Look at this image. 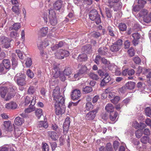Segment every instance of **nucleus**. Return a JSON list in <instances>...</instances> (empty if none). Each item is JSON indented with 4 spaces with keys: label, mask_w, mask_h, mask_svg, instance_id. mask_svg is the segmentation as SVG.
Listing matches in <instances>:
<instances>
[{
    "label": "nucleus",
    "mask_w": 151,
    "mask_h": 151,
    "mask_svg": "<svg viewBox=\"0 0 151 151\" xmlns=\"http://www.w3.org/2000/svg\"><path fill=\"white\" fill-rule=\"evenodd\" d=\"M105 93L102 94L103 96H105L106 94H108V97L109 99H111L114 97V93L113 92L109 91V89H106L105 91Z\"/></svg>",
    "instance_id": "29"
},
{
    "label": "nucleus",
    "mask_w": 151,
    "mask_h": 151,
    "mask_svg": "<svg viewBox=\"0 0 151 151\" xmlns=\"http://www.w3.org/2000/svg\"><path fill=\"white\" fill-rule=\"evenodd\" d=\"M135 2H137L138 5L142 8L146 3V1L144 0H135Z\"/></svg>",
    "instance_id": "41"
},
{
    "label": "nucleus",
    "mask_w": 151,
    "mask_h": 151,
    "mask_svg": "<svg viewBox=\"0 0 151 151\" xmlns=\"http://www.w3.org/2000/svg\"><path fill=\"white\" fill-rule=\"evenodd\" d=\"M4 129L7 131H11L13 129L12 124L9 121H5L3 124Z\"/></svg>",
    "instance_id": "17"
},
{
    "label": "nucleus",
    "mask_w": 151,
    "mask_h": 151,
    "mask_svg": "<svg viewBox=\"0 0 151 151\" xmlns=\"http://www.w3.org/2000/svg\"><path fill=\"white\" fill-rule=\"evenodd\" d=\"M2 64L4 66L5 69H9L10 67V63L9 60H3Z\"/></svg>",
    "instance_id": "30"
},
{
    "label": "nucleus",
    "mask_w": 151,
    "mask_h": 151,
    "mask_svg": "<svg viewBox=\"0 0 151 151\" xmlns=\"http://www.w3.org/2000/svg\"><path fill=\"white\" fill-rule=\"evenodd\" d=\"M32 60L31 59L29 58H27L25 62V64L27 67H29L32 64Z\"/></svg>",
    "instance_id": "45"
},
{
    "label": "nucleus",
    "mask_w": 151,
    "mask_h": 151,
    "mask_svg": "<svg viewBox=\"0 0 151 151\" xmlns=\"http://www.w3.org/2000/svg\"><path fill=\"white\" fill-rule=\"evenodd\" d=\"M99 108L90 111L87 114L86 116V118L87 120H92L96 116V114L99 110Z\"/></svg>",
    "instance_id": "9"
},
{
    "label": "nucleus",
    "mask_w": 151,
    "mask_h": 151,
    "mask_svg": "<svg viewBox=\"0 0 151 151\" xmlns=\"http://www.w3.org/2000/svg\"><path fill=\"white\" fill-rule=\"evenodd\" d=\"M105 109L106 111L110 113L113 112L114 107L111 104H109L105 106Z\"/></svg>",
    "instance_id": "26"
},
{
    "label": "nucleus",
    "mask_w": 151,
    "mask_h": 151,
    "mask_svg": "<svg viewBox=\"0 0 151 151\" xmlns=\"http://www.w3.org/2000/svg\"><path fill=\"white\" fill-rule=\"evenodd\" d=\"M123 44L122 40H119L113 43L110 47V50L112 52L118 51L122 47Z\"/></svg>",
    "instance_id": "6"
},
{
    "label": "nucleus",
    "mask_w": 151,
    "mask_h": 151,
    "mask_svg": "<svg viewBox=\"0 0 151 151\" xmlns=\"http://www.w3.org/2000/svg\"><path fill=\"white\" fill-rule=\"evenodd\" d=\"M42 149L43 151H48L49 148L48 145L46 143L43 144L42 146Z\"/></svg>",
    "instance_id": "61"
},
{
    "label": "nucleus",
    "mask_w": 151,
    "mask_h": 151,
    "mask_svg": "<svg viewBox=\"0 0 151 151\" xmlns=\"http://www.w3.org/2000/svg\"><path fill=\"white\" fill-rule=\"evenodd\" d=\"M70 119L69 117H67L65 119V122L63 123V132L64 134H66L68 131L70 123Z\"/></svg>",
    "instance_id": "14"
},
{
    "label": "nucleus",
    "mask_w": 151,
    "mask_h": 151,
    "mask_svg": "<svg viewBox=\"0 0 151 151\" xmlns=\"http://www.w3.org/2000/svg\"><path fill=\"white\" fill-rule=\"evenodd\" d=\"M119 27L120 30L124 31L126 30L127 27L125 24L121 23L119 24Z\"/></svg>",
    "instance_id": "40"
},
{
    "label": "nucleus",
    "mask_w": 151,
    "mask_h": 151,
    "mask_svg": "<svg viewBox=\"0 0 151 151\" xmlns=\"http://www.w3.org/2000/svg\"><path fill=\"white\" fill-rule=\"evenodd\" d=\"M21 27V24L20 23H14L12 27H10L9 28L10 31L14 29L15 31L18 30Z\"/></svg>",
    "instance_id": "23"
},
{
    "label": "nucleus",
    "mask_w": 151,
    "mask_h": 151,
    "mask_svg": "<svg viewBox=\"0 0 151 151\" xmlns=\"http://www.w3.org/2000/svg\"><path fill=\"white\" fill-rule=\"evenodd\" d=\"M35 90L34 87L33 86H30L28 90V93L29 94H33L35 92Z\"/></svg>",
    "instance_id": "50"
},
{
    "label": "nucleus",
    "mask_w": 151,
    "mask_h": 151,
    "mask_svg": "<svg viewBox=\"0 0 151 151\" xmlns=\"http://www.w3.org/2000/svg\"><path fill=\"white\" fill-rule=\"evenodd\" d=\"M125 86L128 89L131 90L134 88L135 83L133 82H128L126 83Z\"/></svg>",
    "instance_id": "24"
},
{
    "label": "nucleus",
    "mask_w": 151,
    "mask_h": 151,
    "mask_svg": "<svg viewBox=\"0 0 151 151\" xmlns=\"http://www.w3.org/2000/svg\"><path fill=\"white\" fill-rule=\"evenodd\" d=\"M82 50L85 53H88L91 50V47L90 45H86L82 47Z\"/></svg>",
    "instance_id": "22"
},
{
    "label": "nucleus",
    "mask_w": 151,
    "mask_h": 151,
    "mask_svg": "<svg viewBox=\"0 0 151 151\" xmlns=\"http://www.w3.org/2000/svg\"><path fill=\"white\" fill-rule=\"evenodd\" d=\"M133 60L136 64H139L141 61L140 59L138 57H136L133 58Z\"/></svg>",
    "instance_id": "58"
},
{
    "label": "nucleus",
    "mask_w": 151,
    "mask_h": 151,
    "mask_svg": "<svg viewBox=\"0 0 151 151\" xmlns=\"http://www.w3.org/2000/svg\"><path fill=\"white\" fill-rule=\"evenodd\" d=\"M145 113L147 116L151 117V109L149 107L146 108L145 110Z\"/></svg>",
    "instance_id": "55"
},
{
    "label": "nucleus",
    "mask_w": 151,
    "mask_h": 151,
    "mask_svg": "<svg viewBox=\"0 0 151 151\" xmlns=\"http://www.w3.org/2000/svg\"><path fill=\"white\" fill-rule=\"evenodd\" d=\"M12 65L14 66H16L17 65V62L16 56L15 54H12Z\"/></svg>",
    "instance_id": "32"
},
{
    "label": "nucleus",
    "mask_w": 151,
    "mask_h": 151,
    "mask_svg": "<svg viewBox=\"0 0 151 151\" xmlns=\"http://www.w3.org/2000/svg\"><path fill=\"white\" fill-rule=\"evenodd\" d=\"M26 78L25 75L24 74L19 73H17L15 76L14 80L18 85L23 86L26 83Z\"/></svg>",
    "instance_id": "2"
},
{
    "label": "nucleus",
    "mask_w": 151,
    "mask_h": 151,
    "mask_svg": "<svg viewBox=\"0 0 151 151\" xmlns=\"http://www.w3.org/2000/svg\"><path fill=\"white\" fill-rule=\"evenodd\" d=\"M58 103L57 102L56 104H55V113L57 115L62 114L64 112V110L61 108L63 106H59Z\"/></svg>",
    "instance_id": "16"
},
{
    "label": "nucleus",
    "mask_w": 151,
    "mask_h": 151,
    "mask_svg": "<svg viewBox=\"0 0 151 151\" xmlns=\"http://www.w3.org/2000/svg\"><path fill=\"white\" fill-rule=\"evenodd\" d=\"M108 49L106 47H101L98 50L99 53L102 55H105L106 54Z\"/></svg>",
    "instance_id": "25"
},
{
    "label": "nucleus",
    "mask_w": 151,
    "mask_h": 151,
    "mask_svg": "<svg viewBox=\"0 0 151 151\" xmlns=\"http://www.w3.org/2000/svg\"><path fill=\"white\" fill-rule=\"evenodd\" d=\"M109 34L112 37L114 36V33L113 30L112 28L110 27H109L107 29Z\"/></svg>",
    "instance_id": "54"
},
{
    "label": "nucleus",
    "mask_w": 151,
    "mask_h": 151,
    "mask_svg": "<svg viewBox=\"0 0 151 151\" xmlns=\"http://www.w3.org/2000/svg\"><path fill=\"white\" fill-rule=\"evenodd\" d=\"M89 17L92 21H94L97 24H99L101 22L100 16L96 9L92 10L89 14Z\"/></svg>",
    "instance_id": "3"
},
{
    "label": "nucleus",
    "mask_w": 151,
    "mask_h": 151,
    "mask_svg": "<svg viewBox=\"0 0 151 151\" xmlns=\"http://www.w3.org/2000/svg\"><path fill=\"white\" fill-rule=\"evenodd\" d=\"M27 75L29 78H32L34 76V74L30 69H28L27 71Z\"/></svg>",
    "instance_id": "51"
},
{
    "label": "nucleus",
    "mask_w": 151,
    "mask_h": 151,
    "mask_svg": "<svg viewBox=\"0 0 151 151\" xmlns=\"http://www.w3.org/2000/svg\"><path fill=\"white\" fill-rule=\"evenodd\" d=\"M0 40L4 47L8 48L10 46V41L8 38L4 36L0 37Z\"/></svg>",
    "instance_id": "11"
},
{
    "label": "nucleus",
    "mask_w": 151,
    "mask_h": 151,
    "mask_svg": "<svg viewBox=\"0 0 151 151\" xmlns=\"http://www.w3.org/2000/svg\"><path fill=\"white\" fill-rule=\"evenodd\" d=\"M55 57L58 59H62L65 57H67L69 55V53L68 51L65 50H58L55 53Z\"/></svg>",
    "instance_id": "7"
},
{
    "label": "nucleus",
    "mask_w": 151,
    "mask_h": 151,
    "mask_svg": "<svg viewBox=\"0 0 151 151\" xmlns=\"http://www.w3.org/2000/svg\"><path fill=\"white\" fill-rule=\"evenodd\" d=\"M16 52L19 58L21 59H23L24 58V56L22 52L19 50H17Z\"/></svg>",
    "instance_id": "59"
},
{
    "label": "nucleus",
    "mask_w": 151,
    "mask_h": 151,
    "mask_svg": "<svg viewBox=\"0 0 151 151\" xmlns=\"http://www.w3.org/2000/svg\"><path fill=\"white\" fill-rule=\"evenodd\" d=\"M148 137L147 136H144L141 139V141L143 143L146 144L148 142Z\"/></svg>",
    "instance_id": "56"
},
{
    "label": "nucleus",
    "mask_w": 151,
    "mask_h": 151,
    "mask_svg": "<svg viewBox=\"0 0 151 151\" xmlns=\"http://www.w3.org/2000/svg\"><path fill=\"white\" fill-rule=\"evenodd\" d=\"M63 2L61 0H58L53 4L54 8L57 10H59L61 8Z\"/></svg>",
    "instance_id": "20"
},
{
    "label": "nucleus",
    "mask_w": 151,
    "mask_h": 151,
    "mask_svg": "<svg viewBox=\"0 0 151 151\" xmlns=\"http://www.w3.org/2000/svg\"><path fill=\"white\" fill-rule=\"evenodd\" d=\"M49 136L53 140L55 141L58 138V136L57 133L54 132L50 131L48 132Z\"/></svg>",
    "instance_id": "21"
},
{
    "label": "nucleus",
    "mask_w": 151,
    "mask_h": 151,
    "mask_svg": "<svg viewBox=\"0 0 151 151\" xmlns=\"http://www.w3.org/2000/svg\"><path fill=\"white\" fill-rule=\"evenodd\" d=\"M89 76L93 80H96L99 79V77L97 75L92 73H90Z\"/></svg>",
    "instance_id": "48"
},
{
    "label": "nucleus",
    "mask_w": 151,
    "mask_h": 151,
    "mask_svg": "<svg viewBox=\"0 0 151 151\" xmlns=\"http://www.w3.org/2000/svg\"><path fill=\"white\" fill-rule=\"evenodd\" d=\"M13 11L17 14L18 15L20 13L19 10L18 6H13L12 8Z\"/></svg>",
    "instance_id": "49"
},
{
    "label": "nucleus",
    "mask_w": 151,
    "mask_h": 151,
    "mask_svg": "<svg viewBox=\"0 0 151 151\" xmlns=\"http://www.w3.org/2000/svg\"><path fill=\"white\" fill-rule=\"evenodd\" d=\"M81 96L80 91L77 89L73 90L71 94L72 98L74 100L78 99Z\"/></svg>",
    "instance_id": "15"
},
{
    "label": "nucleus",
    "mask_w": 151,
    "mask_h": 151,
    "mask_svg": "<svg viewBox=\"0 0 151 151\" xmlns=\"http://www.w3.org/2000/svg\"><path fill=\"white\" fill-rule=\"evenodd\" d=\"M149 13L145 9H143L139 13V14L140 16H143V18H144V17H145V16H147Z\"/></svg>",
    "instance_id": "44"
},
{
    "label": "nucleus",
    "mask_w": 151,
    "mask_h": 151,
    "mask_svg": "<svg viewBox=\"0 0 151 151\" xmlns=\"http://www.w3.org/2000/svg\"><path fill=\"white\" fill-rule=\"evenodd\" d=\"M35 108L34 105L29 106V107L25 110V111L26 113H30L34 111L35 110Z\"/></svg>",
    "instance_id": "43"
},
{
    "label": "nucleus",
    "mask_w": 151,
    "mask_h": 151,
    "mask_svg": "<svg viewBox=\"0 0 151 151\" xmlns=\"http://www.w3.org/2000/svg\"><path fill=\"white\" fill-rule=\"evenodd\" d=\"M49 18L50 22L52 25L55 26L56 24L57 20L55 13L54 10L51 9L49 10Z\"/></svg>",
    "instance_id": "4"
},
{
    "label": "nucleus",
    "mask_w": 151,
    "mask_h": 151,
    "mask_svg": "<svg viewBox=\"0 0 151 151\" xmlns=\"http://www.w3.org/2000/svg\"><path fill=\"white\" fill-rule=\"evenodd\" d=\"M23 122L22 119L19 117H17L14 120L15 124L17 125H21Z\"/></svg>",
    "instance_id": "27"
},
{
    "label": "nucleus",
    "mask_w": 151,
    "mask_h": 151,
    "mask_svg": "<svg viewBox=\"0 0 151 151\" xmlns=\"http://www.w3.org/2000/svg\"><path fill=\"white\" fill-rule=\"evenodd\" d=\"M10 36L12 38H16L17 37H18L19 35L17 32L12 31L10 33Z\"/></svg>",
    "instance_id": "52"
},
{
    "label": "nucleus",
    "mask_w": 151,
    "mask_h": 151,
    "mask_svg": "<svg viewBox=\"0 0 151 151\" xmlns=\"http://www.w3.org/2000/svg\"><path fill=\"white\" fill-rule=\"evenodd\" d=\"M52 96L54 101H58V98H59L60 100L62 101L61 102H63V96L60 94V88L59 87L57 86L55 87V89L53 91Z\"/></svg>",
    "instance_id": "5"
},
{
    "label": "nucleus",
    "mask_w": 151,
    "mask_h": 151,
    "mask_svg": "<svg viewBox=\"0 0 151 151\" xmlns=\"http://www.w3.org/2000/svg\"><path fill=\"white\" fill-rule=\"evenodd\" d=\"M16 89V87L14 86H12L9 88L1 87H0V95L5 101H9L14 96Z\"/></svg>",
    "instance_id": "1"
},
{
    "label": "nucleus",
    "mask_w": 151,
    "mask_h": 151,
    "mask_svg": "<svg viewBox=\"0 0 151 151\" xmlns=\"http://www.w3.org/2000/svg\"><path fill=\"white\" fill-rule=\"evenodd\" d=\"M14 132L15 133V136L17 137H19L22 134V132L20 130H19L18 129H15L14 130Z\"/></svg>",
    "instance_id": "57"
},
{
    "label": "nucleus",
    "mask_w": 151,
    "mask_h": 151,
    "mask_svg": "<svg viewBox=\"0 0 151 151\" xmlns=\"http://www.w3.org/2000/svg\"><path fill=\"white\" fill-rule=\"evenodd\" d=\"M59 65L57 63H55L53 64L52 75V77L55 78L58 77L61 74L59 68Z\"/></svg>",
    "instance_id": "8"
},
{
    "label": "nucleus",
    "mask_w": 151,
    "mask_h": 151,
    "mask_svg": "<svg viewBox=\"0 0 151 151\" xmlns=\"http://www.w3.org/2000/svg\"><path fill=\"white\" fill-rule=\"evenodd\" d=\"M85 108L87 111H89L93 109V106L91 102H88L86 104Z\"/></svg>",
    "instance_id": "39"
},
{
    "label": "nucleus",
    "mask_w": 151,
    "mask_h": 151,
    "mask_svg": "<svg viewBox=\"0 0 151 151\" xmlns=\"http://www.w3.org/2000/svg\"><path fill=\"white\" fill-rule=\"evenodd\" d=\"M120 99V97L117 96H116L114 97V99L111 100V101L114 104H117Z\"/></svg>",
    "instance_id": "46"
},
{
    "label": "nucleus",
    "mask_w": 151,
    "mask_h": 151,
    "mask_svg": "<svg viewBox=\"0 0 151 151\" xmlns=\"http://www.w3.org/2000/svg\"><path fill=\"white\" fill-rule=\"evenodd\" d=\"M78 67L80 68L78 72L82 76L83 74H87L89 70V69L84 65L79 64Z\"/></svg>",
    "instance_id": "13"
},
{
    "label": "nucleus",
    "mask_w": 151,
    "mask_h": 151,
    "mask_svg": "<svg viewBox=\"0 0 151 151\" xmlns=\"http://www.w3.org/2000/svg\"><path fill=\"white\" fill-rule=\"evenodd\" d=\"M128 53L131 57L134 56L135 55V52L134 49L132 48H130L128 51Z\"/></svg>",
    "instance_id": "53"
},
{
    "label": "nucleus",
    "mask_w": 151,
    "mask_h": 151,
    "mask_svg": "<svg viewBox=\"0 0 151 151\" xmlns=\"http://www.w3.org/2000/svg\"><path fill=\"white\" fill-rule=\"evenodd\" d=\"M38 127H43L45 128H47L48 127V124L46 122L40 121L38 123Z\"/></svg>",
    "instance_id": "36"
},
{
    "label": "nucleus",
    "mask_w": 151,
    "mask_h": 151,
    "mask_svg": "<svg viewBox=\"0 0 151 151\" xmlns=\"http://www.w3.org/2000/svg\"><path fill=\"white\" fill-rule=\"evenodd\" d=\"M132 36L134 39H139L140 38V35L137 33L133 34Z\"/></svg>",
    "instance_id": "62"
},
{
    "label": "nucleus",
    "mask_w": 151,
    "mask_h": 151,
    "mask_svg": "<svg viewBox=\"0 0 151 151\" xmlns=\"http://www.w3.org/2000/svg\"><path fill=\"white\" fill-rule=\"evenodd\" d=\"M117 115L118 113L116 112L110 113L109 119L111 121H114L115 120Z\"/></svg>",
    "instance_id": "34"
},
{
    "label": "nucleus",
    "mask_w": 151,
    "mask_h": 151,
    "mask_svg": "<svg viewBox=\"0 0 151 151\" xmlns=\"http://www.w3.org/2000/svg\"><path fill=\"white\" fill-rule=\"evenodd\" d=\"M106 15L107 17L108 18H110L112 17V15L110 10L108 9H106Z\"/></svg>",
    "instance_id": "63"
},
{
    "label": "nucleus",
    "mask_w": 151,
    "mask_h": 151,
    "mask_svg": "<svg viewBox=\"0 0 151 151\" xmlns=\"http://www.w3.org/2000/svg\"><path fill=\"white\" fill-rule=\"evenodd\" d=\"M17 107V105L14 102H11L5 105V107L7 109H15Z\"/></svg>",
    "instance_id": "19"
},
{
    "label": "nucleus",
    "mask_w": 151,
    "mask_h": 151,
    "mask_svg": "<svg viewBox=\"0 0 151 151\" xmlns=\"http://www.w3.org/2000/svg\"><path fill=\"white\" fill-rule=\"evenodd\" d=\"M36 97L35 96H31L29 97L27 96L25 99V105H28L31 102L30 105H35L36 99Z\"/></svg>",
    "instance_id": "12"
},
{
    "label": "nucleus",
    "mask_w": 151,
    "mask_h": 151,
    "mask_svg": "<svg viewBox=\"0 0 151 151\" xmlns=\"http://www.w3.org/2000/svg\"><path fill=\"white\" fill-rule=\"evenodd\" d=\"M78 59H81L82 61H85L87 60V57L85 53L79 55L78 57Z\"/></svg>",
    "instance_id": "42"
},
{
    "label": "nucleus",
    "mask_w": 151,
    "mask_h": 151,
    "mask_svg": "<svg viewBox=\"0 0 151 151\" xmlns=\"http://www.w3.org/2000/svg\"><path fill=\"white\" fill-rule=\"evenodd\" d=\"M143 131L142 129H138L135 132V135L137 138H139L142 136Z\"/></svg>",
    "instance_id": "47"
},
{
    "label": "nucleus",
    "mask_w": 151,
    "mask_h": 151,
    "mask_svg": "<svg viewBox=\"0 0 151 151\" xmlns=\"http://www.w3.org/2000/svg\"><path fill=\"white\" fill-rule=\"evenodd\" d=\"M35 114L37 118L39 119L40 117L42 115V110L41 109H38L35 111Z\"/></svg>",
    "instance_id": "37"
},
{
    "label": "nucleus",
    "mask_w": 151,
    "mask_h": 151,
    "mask_svg": "<svg viewBox=\"0 0 151 151\" xmlns=\"http://www.w3.org/2000/svg\"><path fill=\"white\" fill-rule=\"evenodd\" d=\"M72 73V69L69 67L66 68L63 71L64 74L67 76L70 75Z\"/></svg>",
    "instance_id": "28"
},
{
    "label": "nucleus",
    "mask_w": 151,
    "mask_h": 151,
    "mask_svg": "<svg viewBox=\"0 0 151 151\" xmlns=\"http://www.w3.org/2000/svg\"><path fill=\"white\" fill-rule=\"evenodd\" d=\"M102 62L108 68L111 70H112L111 67L110 66V64L109 61L104 58H102L101 59Z\"/></svg>",
    "instance_id": "31"
},
{
    "label": "nucleus",
    "mask_w": 151,
    "mask_h": 151,
    "mask_svg": "<svg viewBox=\"0 0 151 151\" xmlns=\"http://www.w3.org/2000/svg\"><path fill=\"white\" fill-rule=\"evenodd\" d=\"M48 28L47 27H43L40 31V33L42 36H45L48 32Z\"/></svg>",
    "instance_id": "33"
},
{
    "label": "nucleus",
    "mask_w": 151,
    "mask_h": 151,
    "mask_svg": "<svg viewBox=\"0 0 151 151\" xmlns=\"http://www.w3.org/2000/svg\"><path fill=\"white\" fill-rule=\"evenodd\" d=\"M106 151H113L111 147V144L109 143H107L106 146Z\"/></svg>",
    "instance_id": "60"
},
{
    "label": "nucleus",
    "mask_w": 151,
    "mask_h": 151,
    "mask_svg": "<svg viewBox=\"0 0 151 151\" xmlns=\"http://www.w3.org/2000/svg\"><path fill=\"white\" fill-rule=\"evenodd\" d=\"M124 45L125 48H128L130 46V42L128 40H126L124 43Z\"/></svg>",
    "instance_id": "64"
},
{
    "label": "nucleus",
    "mask_w": 151,
    "mask_h": 151,
    "mask_svg": "<svg viewBox=\"0 0 151 151\" xmlns=\"http://www.w3.org/2000/svg\"><path fill=\"white\" fill-rule=\"evenodd\" d=\"M144 20L147 23H149L151 21V12H150L147 15L144 17Z\"/></svg>",
    "instance_id": "35"
},
{
    "label": "nucleus",
    "mask_w": 151,
    "mask_h": 151,
    "mask_svg": "<svg viewBox=\"0 0 151 151\" xmlns=\"http://www.w3.org/2000/svg\"><path fill=\"white\" fill-rule=\"evenodd\" d=\"M50 44L49 41L46 40L44 42H40L37 44V47L40 50H42L44 47H46Z\"/></svg>",
    "instance_id": "18"
},
{
    "label": "nucleus",
    "mask_w": 151,
    "mask_h": 151,
    "mask_svg": "<svg viewBox=\"0 0 151 151\" xmlns=\"http://www.w3.org/2000/svg\"><path fill=\"white\" fill-rule=\"evenodd\" d=\"M109 6L111 8H112L114 11L117 12L121 10L122 7V3L119 2L113 4L109 5Z\"/></svg>",
    "instance_id": "10"
},
{
    "label": "nucleus",
    "mask_w": 151,
    "mask_h": 151,
    "mask_svg": "<svg viewBox=\"0 0 151 151\" xmlns=\"http://www.w3.org/2000/svg\"><path fill=\"white\" fill-rule=\"evenodd\" d=\"M93 91L91 87L90 86H86L83 89V92L85 93H87L91 92Z\"/></svg>",
    "instance_id": "38"
}]
</instances>
